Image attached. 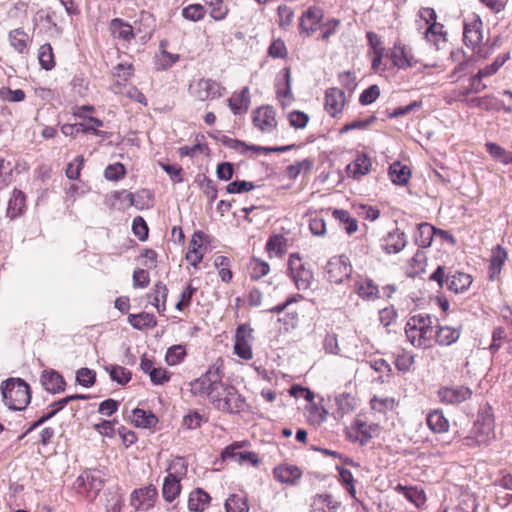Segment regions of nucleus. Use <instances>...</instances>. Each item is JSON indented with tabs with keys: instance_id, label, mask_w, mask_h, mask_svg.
I'll return each instance as SVG.
<instances>
[{
	"instance_id": "nucleus-1",
	"label": "nucleus",
	"mask_w": 512,
	"mask_h": 512,
	"mask_svg": "<svg viewBox=\"0 0 512 512\" xmlns=\"http://www.w3.org/2000/svg\"><path fill=\"white\" fill-rule=\"evenodd\" d=\"M407 341L415 348H428L435 336L433 318L429 314L411 316L405 325Z\"/></svg>"
},
{
	"instance_id": "nucleus-2",
	"label": "nucleus",
	"mask_w": 512,
	"mask_h": 512,
	"mask_svg": "<svg viewBox=\"0 0 512 512\" xmlns=\"http://www.w3.org/2000/svg\"><path fill=\"white\" fill-rule=\"evenodd\" d=\"M222 387V375L219 368L211 367L205 374L190 383L191 392L195 396L208 397L215 408H226L225 402L216 399L218 391Z\"/></svg>"
},
{
	"instance_id": "nucleus-3",
	"label": "nucleus",
	"mask_w": 512,
	"mask_h": 512,
	"mask_svg": "<svg viewBox=\"0 0 512 512\" xmlns=\"http://www.w3.org/2000/svg\"><path fill=\"white\" fill-rule=\"evenodd\" d=\"M2 398L11 410H23L30 403L29 385L20 378H9L1 383Z\"/></svg>"
},
{
	"instance_id": "nucleus-4",
	"label": "nucleus",
	"mask_w": 512,
	"mask_h": 512,
	"mask_svg": "<svg viewBox=\"0 0 512 512\" xmlns=\"http://www.w3.org/2000/svg\"><path fill=\"white\" fill-rule=\"evenodd\" d=\"M419 17L426 23L427 28L424 38L437 50L443 49L447 44V31L442 23L437 21V14L433 8L422 7L418 12Z\"/></svg>"
},
{
	"instance_id": "nucleus-5",
	"label": "nucleus",
	"mask_w": 512,
	"mask_h": 512,
	"mask_svg": "<svg viewBox=\"0 0 512 512\" xmlns=\"http://www.w3.org/2000/svg\"><path fill=\"white\" fill-rule=\"evenodd\" d=\"M430 280L437 282L443 288L444 286L456 294L465 292L472 284V277L464 272L453 271L445 273L443 266H438L431 274Z\"/></svg>"
},
{
	"instance_id": "nucleus-6",
	"label": "nucleus",
	"mask_w": 512,
	"mask_h": 512,
	"mask_svg": "<svg viewBox=\"0 0 512 512\" xmlns=\"http://www.w3.org/2000/svg\"><path fill=\"white\" fill-rule=\"evenodd\" d=\"M494 437V419L485 412L478 414L471 434L464 438L466 446L475 447L487 444Z\"/></svg>"
},
{
	"instance_id": "nucleus-7",
	"label": "nucleus",
	"mask_w": 512,
	"mask_h": 512,
	"mask_svg": "<svg viewBox=\"0 0 512 512\" xmlns=\"http://www.w3.org/2000/svg\"><path fill=\"white\" fill-rule=\"evenodd\" d=\"M187 467L182 458L172 461L162 487L163 498L172 502L181 491L180 480L186 475Z\"/></svg>"
},
{
	"instance_id": "nucleus-8",
	"label": "nucleus",
	"mask_w": 512,
	"mask_h": 512,
	"mask_svg": "<svg viewBox=\"0 0 512 512\" xmlns=\"http://www.w3.org/2000/svg\"><path fill=\"white\" fill-rule=\"evenodd\" d=\"M288 272L298 290H308L313 282V273L306 267L299 253H291L288 259Z\"/></svg>"
},
{
	"instance_id": "nucleus-9",
	"label": "nucleus",
	"mask_w": 512,
	"mask_h": 512,
	"mask_svg": "<svg viewBox=\"0 0 512 512\" xmlns=\"http://www.w3.org/2000/svg\"><path fill=\"white\" fill-rule=\"evenodd\" d=\"M104 485V480L99 472L86 470L76 479L74 487L78 494L86 497L89 501L96 498Z\"/></svg>"
},
{
	"instance_id": "nucleus-10",
	"label": "nucleus",
	"mask_w": 512,
	"mask_h": 512,
	"mask_svg": "<svg viewBox=\"0 0 512 512\" xmlns=\"http://www.w3.org/2000/svg\"><path fill=\"white\" fill-rule=\"evenodd\" d=\"M189 91L197 100L206 101L222 97L225 93V88L214 80L201 78L190 84Z\"/></svg>"
},
{
	"instance_id": "nucleus-11",
	"label": "nucleus",
	"mask_w": 512,
	"mask_h": 512,
	"mask_svg": "<svg viewBox=\"0 0 512 512\" xmlns=\"http://www.w3.org/2000/svg\"><path fill=\"white\" fill-rule=\"evenodd\" d=\"M253 332V329L247 324H241L236 329L234 335L233 351L234 354L242 360L248 361L253 358Z\"/></svg>"
},
{
	"instance_id": "nucleus-12",
	"label": "nucleus",
	"mask_w": 512,
	"mask_h": 512,
	"mask_svg": "<svg viewBox=\"0 0 512 512\" xmlns=\"http://www.w3.org/2000/svg\"><path fill=\"white\" fill-rule=\"evenodd\" d=\"M217 391L216 399L226 403V408H216L217 410L228 413H239L245 409V399L238 393L234 386L222 382V387L217 389Z\"/></svg>"
},
{
	"instance_id": "nucleus-13",
	"label": "nucleus",
	"mask_w": 512,
	"mask_h": 512,
	"mask_svg": "<svg viewBox=\"0 0 512 512\" xmlns=\"http://www.w3.org/2000/svg\"><path fill=\"white\" fill-rule=\"evenodd\" d=\"M246 445V442H234L227 446L221 453L223 460H232L239 465H251L258 466L260 459L257 453L252 451H240L242 447Z\"/></svg>"
},
{
	"instance_id": "nucleus-14",
	"label": "nucleus",
	"mask_w": 512,
	"mask_h": 512,
	"mask_svg": "<svg viewBox=\"0 0 512 512\" xmlns=\"http://www.w3.org/2000/svg\"><path fill=\"white\" fill-rule=\"evenodd\" d=\"M483 39V22L478 15H470L463 21L464 44L475 50Z\"/></svg>"
},
{
	"instance_id": "nucleus-15",
	"label": "nucleus",
	"mask_w": 512,
	"mask_h": 512,
	"mask_svg": "<svg viewBox=\"0 0 512 512\" xmlns=\"http://www.w3.org/2000/svg\"><path fill=\"white\" fill-rule=\"evenodd\" d=\"M222 142L226 147L231 148L241 154H247L248 152H251L253 155H258L260 153L287 152L295 147V144L279 147H262L257 145H248L245 142H242L237 139H232L227 136L223 137Z\"/></svg>"
},
{
	"instance_id": "nucleus-16",
	"label": "nucleus",
	"mask_w": 512,
	"mask_h": 512,
	"mask_svg": "<svg viewBox=\"0 0 512 512\" xmlns=\"http://www.w3.org/2000/svg\"><path fill=\"white\" fill-rule=\"evenodd\" d=\"M327 275L330 282L342 283L352 273V267L348 256L340 255L332 257L327 263Z\"/></svg>"
},
{
	"instance_id": "nucleus-17",
	"label": "nucleus",
	"mask_w": 512,
	"mask_h": 512,
	"mask_svg": "<svg viewBox=\"0 0 512 512\" xmlns=\"http://www.w3.org/2000/svg\"><path fill=\"white\" fill-rule=\"evenodd\" d=\"M158 492L155 486L147 485L139 489H135L130 496V504L136 510L148 511L152 508L157 500Z\"/></svg>"
},
{
	"instance_id": "nucleus-18",
	"label": "nucleus",
	"mask_w": 512,
	"mask_h": 512,
	"mask_svg": "<svg viewBox=\"0 0 512 512\" xmlns=\"http://www.w3.org/2000/svg\"><path fill=\"white\" fill-rule=\"evenodd\" d=\"M390 58L392 64L402 70L412 68L418 63L412 48L401 42H395L390 50Z\"/></svg>"
},
{
	"instance_id": "nucleus-19",
	"label": "nucleus",
	"mask_w": 512,
	"mask_h": 512,
	"mask_svg": "<svg viewBox=\"0 0 512 512\" xmlns=\"http://www.w3.org/2000/svg\"><path fill=\"white\" fill-rule=\"evenodd\" d=\"M254 126L263 133H271L277 126L276 113L270 106H262L252 113Z\"/></svg>"
},
{
	"instance_id": "nucleus-20",
	"label": "nucleus",
	"mask_w": 512,
	"mask_h": 512,
	"mask_svg": "<svg viewBox=\"0 0 512 512\" xmlns=\"http://www.w3.org/2000/svg\"><path fill=\"white\" fill-rule=\"evenodd\" d=\"M439 399L445 404H460L472 396V391L466 386H447L438 391Z\"/></svg>"
},
{
	"instance_id": "nucleus-21",
	"label": "nucleus",
	"mask_w": 512,
	"mask_h": 512,
	"mask_svg": "<svg viewBox=\"0 0 512 512\" xmlns=\"http://www.w3.org/2000/svg\"><path fill=\"white\" fill-rule=\"evenodd\" d=\"M406 245V235L399 228L389 231L381 240V248L387 254H398Z\"/></svg>"
},
{
	"instance_id": "nucleus-22",
	"label": "nucleus",
	"mask_w": 512,
	"mask_h": 512,
	"mask_svg": "<svg viewBox=\"0 0 512 512\" xmlns=\"http://www.w3.org/2000/svg\"><path fill=\"white\" fill-rule=\"evenodd\" d=\"M273 477L282 484L296 485L302 477V471L295 465L279 464L273 469Z\"/></svg>"
},
{
	"instance_id": "nucleus-23",
	"label": "nucleus",
	"mask_w": 512,
	"mask_h": 512,
	"mask_svg": "<svg viewBox=\"0 0 512 512\" xmlns=\"http://www.w3.org/2000/svg\"><path fill=\"white\" fill-rule=\"evenodd\" d=\"M323 19V11L318 7H310L300 18V30L308 36L317 31Z\"/></svg>"
},
{
	"instance_id": "nucleus-24",
	"label": "nucleus",
	"mask_w": 512,
	"mask_h": 512,
	"mask_svg": "<svg viewBox=\"0 0 512 512\" xmlns=\"http://www.w3.org/2000/svg\"><path fill=\"white\" fill-rule=\"evenodd\" d=\"M109 29L114 39L129 43L135 37V29L129 23L120 18L110 21Z\"/></svg>"
},
{
	"instance_id": "nucleus-25",
	"label": "nucleus",
	"mask_w": 512,
	"mask_h": 512,
	"mask_svg": "<svg viewBox=\"0 0 512 512\" xmlns=\"http://www.w3.org/2000/svg\"><path fill=\"white\" fill-rule=\"evenodd\" d=\"M41 383L44 389L51 393H59L65 389L63 377L54 370H44L41 375Z\"/></svg>"
},
{
	"instance_id": "nucleus-26",
	"label": "nucleus",
	"mask_w": 512,
	"mask_h": 512,
	"mask_svg": "<svg viewBox=\"0 0 512 512\" xmlns=\"http://www.w3.org/2000/svg\"><path fill=\"white\" fill-rule=\"evenodd\" d=\"M357 295L364 301H375L380 298V290L373 280L365 278L357 282L354 287Z\"/></svg>"
},
{
	"instance_id": "nucleus-27",
	"label": "nucleus",
	"mask_w": 512,
	"mask_h": 512,
	"mask_svg": "<svg viewBox=\"0 0 512 512\" xmlns=\"http://www.w3.org/2000/svg\"><path fill=\"white\" fill-rule=\"evenodd\" d=\"M344 103L345 96L341 89L331 88L326 92L325 108L332 116L342 111Z\"/></svg>"
},
{
	"instance_id": "nucleus-28",
	"label": "nucleus",
	"mask_w": 512,
	"mask_h": 512,
	"mask_svg": "<svg viewBox=\"0 0 512 512\" xmlns=\"http://www.w3.org/2000/svg\"><path fill=\"white\" fill-rule=\"evenodd\" d=\"M507 259V252L506 250L500 246L497 245L493 250L490 258V265H489V279L491 281H495L498 279L503 264L505 263Z\"/></svg>"
},
{
	"instance_id": "nucleus-29",
	"label": "nucleus",
	"mask_w": 512,
	"mask_h": 512,
	"mask_svg": "<svg viewBox=\"0 0 512 512\" xmlns=\"http://www.w3.org/2000/svg\"><path fill=\"white\" fill-rule=\"evenodd\" d=\"M227 101L233 114L237 115L246 113L250 105L248 87L242 88L239 93H234Z\"/></svg>"
},
{
	"instance_id": "nucleus-30",
	"label": "nucleus",
	"mask_w": 512,
	"mask_h": 512,
	"mask_svg": "<svg viewBox=\"0 0 512 512\" xmlns=\"http://www.w3.org/2000/svg\"><path fill=\"white\" fill-rule=\"evenodd\" d=\"M378 434L379 426L377 424L357 421L356 427H354V441H359L361 445L368 444Z\"/></svg>"
},
{
	"instance_id": "nucleus-31",
	"label": "nucleus",
	"mask_w": 512,
	"mask_h": 512,
	"mask_svg": "<svg viewBox=\"0 0 512 512\" xmlns=\"http://www.w3.org/2000/svg\"><path fill=\"white\" fill-rule=\"evenodd\" d=\"M10 45L20 54L28 53L31 44L30 36L21 28L14 29L8 35Z\"/></svg>"
},
{
	"instance_id": "nucleus-32",
	"label": "nucleus",
	"mask_w": 512,
	"mask_h": 512,
	"mask_svg": "<svg viewBox=\"0 0 512 512\" xmlns=\"http://www.w3.org/2000/svg\"><path fill=\"white\" fill-rule=\"evenodd\" d=\"M367 39H368L371 51L373 53L372 62H371L372 69L374 71H378V70H380L381 65H382V58H383L385 49L383 47L381 38L377 34H375L373 32H368Z\"/></svg>"
},
{
	"instance_id": "nucleus-33",
	"label": "nucleus",
	"mask_w": 512,
	"mask_h": 512,
	"mask_svg": "<svg viewBox=\"0 0 512 512\" xmlns=\"http://www.w3.org/2000/svg\"><path fill=\"white\" fill-rule=\"evenodd\" d=\"M131 422L139 428H153L158 423V418L150 411L135 408L130 416Z\"/></svg>"
},
{
	"instance_id": "nucleus-34",
	"label": "nucleus",
	"mask_w": 512,
	"mask_h": 512,
	"mask_svg": "<svg viewBox=\"0 0 512 512\" xmlns=\"http://www.w3.org/2000/svg\"><path fill=\"white\" fill-rule=\"evenodd\" d=\"M154 18L148 12H142L140 14L139 24L133 26L135 29V36L140 34V38L143 41H146L151 38L154 32Z\"/></svg>"
},
{
	"instance_id": "nucleus-35",
	"label": "nucleus",
	"mask_w": 512,
	"mask_h": 512,
	"mask_svg": "<svg viewBox=\"0 0 512 512\" xmlns=\"http://www.w3.org/2000/svg\"><path fill=\"white\" fill-rule=\"evenodd\" d=\"M209 503V494L198 488L190 493L188 499V508L194 512H203L208 507Z\"/></svg>"
},
{
	"instance_id": "nucleus-36",
	"label": "nucleus",
	"mask_w": 512,
	"mask_h": 512,
	"mask_svg": "<svg viewBox=\"0 0 512 512\" xmlns=\"http://www.w3.org/2000/svg\"><path fill=\"white\" fill-rule=\"evenodd\" d=\"M168 295V288L162 282L155 284L152 292L149 294L151 304L157 309L159 313L166 310V299Z\"/></svg>"
},
{
	"instance_id": "nucleus-37",
	"label": "nucleus",
	"mask_w": 512,
	"mask_h": 512,
	"mask_svg": "<svg viewBox=\"0 0 512 512\" xmlns=\"http://www.w3.org/2000/svg\"><path fill=\"white\" fill-rule=\"evenodd\" d=\"M460 337V330L451 326H441L435 331L434 339L439 345L449 346Z\"/></svg>"
},
{
	"instance_id": "nucleus-38",
	"label": "nucleus",
	"mask_w": 512,
	"mask_h": 512,
	"mask_svg": "<svg viewBox=\"0 0 512 512\" xmlns=\"http://www.w3.org/2000/svg\"><path fill=\"white\" fill-rule=\"evenodd\" d=\"M427 425L434 433L448 431L449 422L441 410H434L427 415Z\"/></svg>"
},
{
	"instance_id": "nucleus-39",
	"label": "nucleus",
	"mask_w": 512,
	"mask_h": 512,
	"mask_svg": "<svg viewBox=\"0 0 512 512\" xmlns=\"http://www.w3.org/2000/svg\"><path fill=\"white\" fill-rule=\"evenodd\" d=\"M436 228L429 223L418 225L415 242L419 247L427 248L431 245L433 237L436 235Z\"/></svg>"
},
{
	"instance_id": "nucleus-40",
	"label": "nucleus",
	"mask_w": 512,
	"mask_h": 512,
	"mask_svg": "<svg viewBox=\"0 0 512 512\" xmlns=\"http://www.w3.org/2000/svg\"><path fill=\"white\" fill-rule=\"evenodd\" d=\"M84 396L81 395H71L68 397H65L58 402L53 403L48 407V412L43 415L38 421H36L29 430L35 429L36 427L43 424L45 421L53 417L59 410H61L65 405H67L70 401L75 399H84Z\"/></svg>"
},
{
	"instance_id": "nucleus-41",
	"label": "nucleus",
	"mask_w": 512,
	"mask_h": 512,
	"mask_svg": "<svg viewBox=\"0 0 512 512\" xmlns=\"http://www.w3.org/2000/svg\"><path fill=\"white\" fill-rule=\"evenodd\" d=\"M25 208V195L20 190H14L12 197L8 202L7 215L15 218L20 215Z\"/></svg>"
},
{
	"instance_id": "nucleus-42",
	"label": "nucleus",
	"mask_w": 512,
	"mask_h": 512,
	"mask_svg": "<svg viewBox=\"0 0 512 512\" xmlns=\"http://www.w3.org/2000/svg\"><path fill=\"white\" fill-rule=\"evenodd\" d=\"M128 322L135 329L142 330L156 326V318L153 314L142 312L140 314H130Z\"/></svg>"
},
{
	"instance_id": "nucleus-43",
	"label": "nucleus",
	"mask_w": 512,
	"mask_h": 512,
	"mask_svg": "<svg viewBox=\"0 0 512 512\" xmlns=\"http://www.w3.org/2000/svg\"><path fill=\"white\" fill-rule=\"evenodd\" d=\"M391 181L397 185H405L410 178V170L400 162H394L389 168Z\"/></svg>"
},
{
	"instance_id": "nucleus-44",
	"label": "nucleus",
	"mask_w": 512,
	"mask_h": 512,
	"mask_svg": "<svg viewBox=\"0 0 512 512\" xmlns=\"http://www.w3.org/2000/svg\"><path fill=\"white\" fill-rule=\"evenodd\" d=\"M287 240L282 235H272L267 243L266 250L270 257H281L286 252Z\"/></svg>"
},
{
	"instance_id": "nucleus-45",
	"label": "nucleus",
	"mask_w": 512,
	"mask_h": 512,
	"mask_svg": "<svg viewBox=\"0 0 512 512\" xmlns=\"http://www.w3.org/2000/svg\"><path fill=\"white\" fill-rule=\"evenodd\" d=\"M335 403L337 406L334 412L336 418H342L352 410V397L347 391L339 393L335 397Z\"/></svg>"
},
{
	"instance_id": "nucleus-46",
	"label": "nucleus",
	"mask_w": 512,
	"mask_h": 512,
	"mask_svg": "<svg viewBox=\"0 0 512 512\" xmlns=\"http://www.w3.org/2000/svg\"><path fill=\"white\" fill-rule=\"evenodd\" d=\"M226 512H249L247 498L243 495L232 494L225 502Z\"/></svg>"
},
{
	"instance_id": "nucleus-47",
	"label": "nucleus",
	"mask_w": 512,
	"mask_h": 512,
	"mask_svg": "<svg viewBox=\"0 0 512 512\" xmlns=\"http://www.w3.org/2000/svg\"><path fill=\"white\" fill-rule=\"evenodd\" d=\"M210 9V17L215 21L224 20L229 12L224 0H203Z\"/></svg>"
},
{
	"instance_id": "nucleus-48",
	"label": "nucleus",
	"mask_w": 512,
	"mask_h": 512,
	"mask_svg": "<svg viewBox=\"0 0 512 512\" xmlns=\"http://www.w3.org/2000/svg\"><path fill=\"white\" fill-rule=\"evenodd\" d=\"M110 378L120 385H125L131 380V372L125 367L118 365H109L105 367Z\"/></svg>"
},
{
	"instance_id": "nucleus-49",
	"label": "nucleus",
	"mask_w": 512,
	"mask_h": 512,
	"mask_svg": "<svg viewBox=\"0 0 512 512\" xmlns=\"http://www.w3.org/2000/svg\"><path fill=\"white\" fill-rule=\"evenodd\" d=\"M487 151L491 155V157L503 164H509L512 163V153L509 151H506L501 146L497 145L496 143L488 142L486 143Z\"/></svg>"
},
{
	"instance_id": "nucleus-50",
	"label": "nucleus",
	"mask_w": 512,
	"mask_h": 512,
	"mask_svg": "<svg viewBox=\"0 0 512 512\" xmlns=\"http://www.w3.org/2000/svg\"><path fill=\"white\" fill-rule=\"evenodd\" d=\"M371 167V158L365 152H357L356 158H354V179L358 175H366Z\"/></svg>"
},
{
	"instance_id": "nucleus-51",
	"label": "nucleus",
	"mask_w": 512,
	"mask_h": 512,
	"mask_svg": "<svg viewBox=\"0 0 512 512\" xmlns=\"http://www.w3.org/2000/svg\"><path fill=\"white\" fill-rule=\"evenodd\" d=\"M312 512H335V504L329 495H317L311 503Z\"/></svg>"
},
{
	"instance_id": "nucleus-52",
	"label": "nucleus",
	"mask_w": 512,
	"mask_h": 512,
	"mask_svg": "<svg viewBox=\"0 0 512 512\" xmlns=\"http://www.w3.org/2000/svg\"><path fill=\"white\" fill-rule=\"evenodd\" d=\"M313 167V161L311 159H303L294 164L289 165L286 168L287 176L290 179H296L301 173L309 172Z\"/></svg>"
},
{
	"instance_id": "nucleus-53",
	"label": "nucleus",
	"mask_w": 512,
	"mask_h": 512,
	"mask_svg": "<svg viewBox=\"0 0 512 512\" xmlns=\"http://www.w3.org/2000/svg\"><path fill=\"white\" fill-rule=\"evenodd\" d=\"M38 60L41 67L45 70H51L55 66L54 55L50 44H44L40 47Z\"/></svg>"
},
{
	"instance_id": "nucleus-54",
	"label": "nucleus",
	"mask_w": 512,
	"mask_h": 512,
	"mask_svg": "<svg viewBox=\"0 0 512 512\" xmlns=\"http://www.w3.org/2000/svg\"><path fill=\"white\" fill-rule=\"evenodd\" d=\"M249 270L252 279H259L269 273L270 266L263 260L252 258L249 264Z\"/></svg>"
},
{
	"instance_id": "nucleus-55",
	"label": "nucleus",
	"mask_w": 512,
	"mask_h": 512,
	"mask_svg": "<svg viewBox=\"0 0 512 512\" xmlns=\"http://www.w3.org/2000/svg\"><path fill=\"white\" fill-rule=\"evenodd\" d=\"M509 59V53L498 56L493 63L485 66L484 68L478 71V76L480 77H490L498 72V70L504 65V63Z\"/></svg>"
},
{
	"instance_id": "nucleus-56",
	"label": "nucleus",
	"mask_w": 512,
	"mask_h": 512,
	"mask_svg": "<svg viewBox=\"0 0 512 512\" xmlns=\"http://www.w3.org/2000/svg\"><path fill=\"white\" fill-rule=\"evenodd\" d=\"M205 8L201 4H191L183 8L182 16L190 21L197 22L204 18Z\"/></svg>"
},
{
	"instance_id": "nucleus-57",
	"label": "nucleus",
	"mask_w": 512,
	"mask_h": 512,
	"mask_svg": "<svg viewBox=\"0 0 512 512\" xmlns=\"http://www.w3.org/2000/svg\"><path fill=\"white\" fill-rule=\"evenodd\" d=\"M117 196L122 201L128 202V204L130 206H135L137 208H143L144 205H140L138 199L148 197L149 192L146 190H142L136 194H133L131 192H127V191L123 190V191L118 192Z\"/></svg>"
},
{
	"instance_id": "nucleus-58",
	"label": "nucleus",
	"mask_w": 512,
	"mask_h": 512,
	"mask_svg": "<svg viewBox=\"0 0 512 512\" xmlns=\"http://www.w3.org/2000/svg\"><path fill=\"white\" fill-rule=\"evenodd\" d=\"M371 408L380 413L392 410L395 405V400L390 397H373L370 400Z\"/></svg>"
},
{
	"instance_id": "nucleus-59",
	"label": "nucleus",
	"mask_w": 512,
	"mask_h": 512,
	"mask_svg": "<svg viewBox=\"0 0 512 512\" xmlns=\"http://www.w3.org/2000/svg\"><path fill=\"white\" fill-rule=\"evenodd\" d=\"M354 210L356 211V214L359 218L368 220V221H375L378 219L380 215V211L372 206L360 204L357 207L354 205Z\"/></svg>"
},
{
	"instance_id": "nucleus-60",
	"label": "nucleus",
	"mask_w": 512,
	"mask_h": 512,
	"mask_svg": "<svg viewBox=\"0 0 512 512\" xmlns=\"http://www.w3.org/2000/svg\"><path fill=\"white\" fill-rule=\"evenodd\" d=\"M186 355L185 348L181 345L170 347L165 355V360L169 365L180 363Z\"/></svg>"
},
{
	"instance_id": "nucleus-61",
	"label": "nucleus",
	"mask_w": 512,
	"mask_h": 512,
	"mask_svg": "<svg viewBox=\"0 0 512 512\" xmlns=\"http://www.w3.org/2000/svg\"><path fill=\"white\" fill-rule=\"evenodd\" d=\"M278 24L282 28L290 26L294 19V11L287 5H280L277 9Z\"/></svg>"
},
{
	"instance_id": "nucleus-62",
	"label": "nucleus",
	"mask_w": 512,
	"mask_h": 512,
	"mask_svg": "<svg viewBox=\"0 0 512 512\" xmlns=\"http://www.w3.org/2000/svg\"><path fill=\"white\" fill-rule=\"evenodd\" d=\"M288 121L290 126L296 129H303L309 121V116L302 111L294 110L288 114Z\"/></svg>"
},
{
	"instance_id": "nucleus-63",
	"label": "nucleus",
	"mask_w": 512,
	"mask_h": 512,
	"mask_svg": "<svg viewBox=\"0 0 512 512\" xmlns=\"http://www.w3.org/2000/svg\"><path fill=\"white\" fill-rule=\"evenodd\" d=\"M126 170L123 164L114 163L106 167L104 176L107 180L117 181L125 176Z\"/></svg>"
},
{
	"instance_id": "nucleus-64",
	"label": "nucleus",
	"mask_w": 512,
	"mask_h": 512,
	"mask_svg": "<svg viewBox=\"0 0 512 512\" xmlns=\"http://www.w3.org/2000/svg\"><path fill=\"white\" fill-rule=\"evenodd\" d=\"M96 378V373L89 368H81L77 371L76 380L84 387H91Z\"/></svg>"
}]
</instances>
